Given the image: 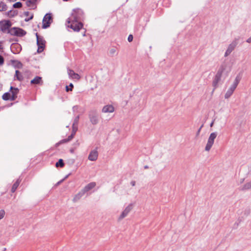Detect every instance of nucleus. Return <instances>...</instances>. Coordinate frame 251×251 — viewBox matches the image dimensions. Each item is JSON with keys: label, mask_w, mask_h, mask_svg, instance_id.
Listing matches in <instances>:
<instances>
[{"label": "nucleus", "mask_w": 251, "mask_h": 251, "mask_svg": "<svg viewBox=\"0 0 251 251\" xmlns=\"http://www.w3.org/2000/svg\"><path fill=\"white\" fill-rule=\"evenodd\" d=\"M83 18V12L81 9H74L67 21V26L71 28L75 31H79L83 26L82 23L80 22Z\"/></svg>", "instance_id": "obj_1"}, {"label": "nucleus", "mask_w": 251, "mask_h": 251, "mask_svg": "<svg viewBox=\"0 0 251 251\" xmlns=\"http://www.w3.org/2000/svg\"><path fill=\"white\" fill-rule=\"evenodd\" d=\"M226 65L223 64L217 71L213 81V86L215 89L218 86V83L221 79L222 74L226 69Z\"/></svg>", "instance_id": "obj_2"}, {"label": "nucleus", "mask_w": 251, "mask_h": 251, "mask_svg": "<svg viewBox=\"0 0 251 251\" xmlns=\"http://www.w3.org/2000/svg\"><path fill=\"white\" fill-rule=\"evenodd\" d=\"M240 81V79L238 77H236L235 79H234L233 83L231 84V85L230 86V87L228 88L227 91H226V93L225 95V98L226 99H228L230 97V96L232 95L234 91L236 89L237 85H238Z\"/></svg>", "instance_id": "obj_3"}, {"label": "nucleus", "mask_w": 251, "mask_h": 251, "mask_svg": "<svg viewBox=\"0 0 251 251\" xmlns=\"http://www.w3.org/2000/svg\"><path fill=\"white\" fill-rule=\"evenodd\" d=\"M8 33L13 36L23 37L26 34V32L22 28L12 27L8 30Z\"/></svg>", "instance_id": "obj_4"}, {"label": "nucleus", "mask_w": 251, "mask_h": 251, "mask_svg": "<svg viewBox=\"0 0 251 251\" xmlns=\"http://www.w3.org/2000/svg\"><path fill=\"white\" fill-rule=\"evenodd\" d=\"M217 136V133L216 132H212L210 134L207 141V143L205 147V150L207 151H209L212 147L214 140L216 138Z\"/></svg>", "instance_id": "obj_5"}, {"label": "nucleus", "mask_w": 251, "mask_h": 251, "mask_svg": "<svg viewBox=\"0 0 251 251\" xmlns=\"http://www.w3.org/2000/svg\"><path fill=\"white\" fill-rule=\"evenodd\" d=\"M52 22L51 15L50 13H47L44 16L43 19V28H47L50 26V24Z\"/></svg>", "instance_id": "obj_6"}, {"label": "nucleus", "mask_w": 251, "mask_h": 251, "mask_svg": "<svg viewBox=\"0 0 251 251\" xmlns=\"http://www.w3.org/2000/svg\"><path fill=\"white\" fill-rule=\"evenodd\" d=\"M89 118L93 125H95L99 123V115L96 110H92L90 112Z\"/></svg>", "instance_id": "obj_7"}, {"label": "nucleus", "mask_w": 251, "mask_h": 251, "mask_svg": "<svg viewBox=\"0 0 251 251\" xmlns=\"http://www.w3.org/2000/svg\"><path fill=\"white\" fill-rule=\"evenodd\" d=\"M11 26V23L9 21H3L0 22V31L3 32H7L8 33V30Z\"/></svg>", "instance_id": "obj_8"}, {"label": "nucleus", "mask_w": 251, "mask_h": 251, "mask_svg": "<svg viewBox=\"0 0 251 251\" xmlns=\"http://www.w3.org/2000/svg\"><path fill=\"white\" fill-rule=\"evenodd\" d=\"M36 38L37 44L38 45L37 52L38 53H41L43 51L44 49L45 46V41L43 38L39 37L37 33H36Z\"/></svg>", "instance_id": "obj_9"}, {"label": "nucleus", "mask_w": 251, "mask_h": 251, "mask_svg": "<svg viewBox=\"0 0 251 251\" xmlns=\"http://www.w3.org/2000/svg\"><path fill=\"white\" fill-rule=\"evenodd\" d=\"M237 44H238L237 40V39L234 40L231 42V43H230L228 45V46L225 53V56L227 57V56H228L231 53V52L234 50V49L235 48V47H236Z\"/></svg>", "instance_id": "obj_10"}, {"label": "nucleus", "mask_w": 251, "mask_h": 251, "mask_svg": "<svg viewBox=\"0 0 251 251\" xmlns=\"http://www.w3.org/2000/svg\"><path fill=\"white\" fill-rule=\"evenodd\" d=\"M133 208V204H129L122 212L119 217V220H121L126 217Z\"/></svg>", "instance_id": "obj_11"}, {"label": "nucleus", "mask_w": 251, "mask_h": 251, "mask_svg": "<svg viewBox=\"0 0 251 251\" xmlns=\"http://www.w3.org/2000/svg\"><path fill=\"white\" fill-rule=\"evenodd\" d=\"M98 157V152L97 149L91 151L88 155V159L92 161H95L97 160Z\"/></svg>", "instance_id": "obj_12"}, {"label": "nucleus", "mask_w": 251, "mask_h": 251, "mask_svg": "<svg viewBox=\"0 0 251 251\" xmlns=\"http://www.w3.org/2000/svg\"><path fill=\"white\" fill-rule=\"evenodd\" d=\"M68 74L69 77L72 79L79 80L80 78V75L75 73L73 70L71 69H68Z\"/></svg>", "instance_id": "obj_13"}, {"label": "nucleus", "mask_w": 251, "mask_h": 251, "mask_svg": "<svg viewBox=\"0 0 251 251\" xmlns=\"http://www.w3.org/2000/svg\"><path fill=\"white\" fill-rule=\"evenodd\" d=\"M96 186V183L95 182H92L86 185L82 190L84 193L88 192L91 189H93Z\"/></svg>", "instance_id": "obj_14"}, {"label": "nucleus", "mask_w": 251, "mask_h": 251, "mask_svg": "<svg viewBox=\"0 0 251 251\" xmlns=\"http://www.w3.org/2000/svg\"><path fill=\"white\" fill-rule=\"evenodd\" d=\"M114 111V107L112 105H105L102 109V112L103 113H112Z\"/></svg>", "instance_id": "obj_15"}, {"label": "nucleus", "mask_w": 251, "mask_h": 251, "mask_svg": "<svg viewBox=\"0 0 251 251\" xmlns=\"http://www.w3.org/2000/svg\"><path fill=\"white\" fill-rule=\"evenodd\" d=\"M10 91H11V100H14L17 98V95L19 92V89L18 88H14L13 87L11 86Z\"/></svg>", "instance_id": "obj_16"}, {"label": "nucleus", "mask_w": 251, "mask_h": 251, "mask_svg": "<svg viewBox=\"0 0 251 251\" xmlns=\"http://www.w3.org/2000/svg\"><path fill=\"white\" fill-rule=\"evenodd\" d=\"M85 194L84 192L81 190L80 191H79L77 194L75 195L74 197V198L73 199V201L74 202H77L78 200H79L82 196Z\"/></svg>", "instance_id": "obj_17"}, {"label": "nucleus", "mask_w": 251, "mask_h": 251, "mask_svg": "<svg viewBox=\"0 0 251 251\" xmlns=\"http://www.w3.org/2000/svg\"><path fill=\"white\" fill-rule=\"evenodd\" d=\"M37 0H28L26 2V5L30 7L31 9H35L36 7Z\"/></svg>", "instance_id": "obj_18"}, {"label": "nucleus", "mask_w": 251, "mask_h": 251, "mask_svg": "<svg viewBox=\"0 0 251 251\" xmlns=\"http://www.w3.org/2000/svg\"><path fill=\"white\" fill-rule=\"evenodd\" d=\"M41 82H42V78L40 76H36L31 81V84H39Z\"/></svg>", "instance_id": "obj_19"}, {"label": "nucleus", "mask_w": 251, "mask_h": 251, "mask_svg": "<svg viewBox=\"0 0 251 251\" xmlns=\"http://www.w3.org/2000/svg\"><path fill=\"white\" fill-rule=\"evenodd\" d=\"M21 182V180L18 179L13 185L12 189H11V192L12 193H14L18 188V186L20 184V183Z\"/></svg>", "instance_id": "obj_20"}, {"label": "nucleus", "mask_w": 251, "mask_h": 251, "mask_svg": "<svg viewBox=\"0 0 251 251\" xmlns=\"http://www.w3.org/2000/svg\"><path fill=\"white\" fill-rule=\"evenodd\" d=\"M11 94L9 92L5 93L2 96V98L4 100H11Z\"/></svg>", "instance_id": "obj_21"}, {"label": "nucleus", "mask_w": 251, "mask_h": 251, "mask_svg": "<svg viewBox=\"0 0 251 251\" xmlns=\"http://www.w3.org/2000/svg\"><path fill=\"white\" fill-rule=\"evenodd\" d=\"M251 189V181L249 182L246 183L242 187L243 190H246Z\"/></svg>", "instance_id": "obj_22"}, {"label": "nucleus", "mask_w": 251, "mask_h": 251, "mask_svg": "<svg viewBox=\"0 0 251 251\" xmlns=\"http://www.w3.org/2000/svg\"><path fill=\"white\" fill-rule=\"evenodd\" d=\"M15 77H16L17 79L20 81L22 80L23 79V76L20 74V72L18 70L16 71Z\"/></svg>", "instance_id": "obj_23"}, {"label": "nucleus", "mask_w": 251, "mask_h": 251, "mask_svg": "<svg viewBox=\"0 0 251 251\" xmlns=\"http://www.w3.org/2000/svg\"><path fill=\"white\" fill-rule=\"evenodd\" d=\"M6 5L3 2H0V11H4L6 10Z\"/></svg>", "instance_id": "obj_24"}, {"label": "nucleus", "mask_w": 251, "mask_h": 251, "mask_svg": "<svg viewBox=\"0 0 251 251\" xmlns=\"http://www.w3.org/2000/svg\"><path fill=\"white\" fill-rule=\"evenodd\" d=\"M64 166L63 160L62 159H59L58 161L56 163L55 166L56 167H63Z\"/></svg>", "instance_id": "obj_25"}, {"label": "nucleus", "mask_w": 251, "mask_h": 251, "mask_svg": "<svg viewBox=\"0 0 251 251\" xmlns=\"http://www.w3.org/2000/svg\"><path fill=\"white\" fill-rule=\"evenodd\" d=\"M117 53V50L115 48H113L109 50V54L111 56H114Z\"/></svg>", "instance_id": "obj_26"}, {"label": "nucleus", "mask_w": 251, "mask_h": 251, "mask_svg": "<svg viewBox=\"0 0 251 251\" xmlns=\"http://www.w3.org/2000/svg\"><path fill=\"white\" fill-rule=\"evenodd\" d=\"M22 4L21 2H17L15 3H14L13 5V7L15 8H20L22 7Z\"/></svg>", "instance_id": "obj_27"}, {"label": "nucleus", "mask_w": 251, "mask_h": 251, "mask_svg": "<svg viewBox=\"0 0 251 251\" xmlns=\"http://www.w3.org/2000/svg\"><path fill=\"white\" fill-rule=\"evenodd\" d=\"M74 135H75V134H74L73 133H72V134H71V135H70V136L68 137V139H64V140H62V142H68V141H69L73 139V138L74 137Z\"/></svg>", "instance_id": "obj_28"}, {"label": "nucleus", "mask_w": 251, "mask_h": 251, "mask_svg": "<svg viewBox=\"0 0 251 251\" xmlns=\"http://www.w3.org/2000/svg\"><path fill=\"white\" fill-rule=\"evenodd\" d=\"M5 212L3 209L0 210V220L2 219L5 216Z\"/></svg>", "instance_id": "obj_29"}, {"label": "nucleus", "mask_w": 251, "mask_h": 251, "mask_svg": "<svg viewBox=\"0 0 251 251\" xmlns=\"http://www.w3.org/2000/svg\"><path fill=\"white\" fill-rule=\"evenodd\" d=\"M77 125H75V123L73 124V131H72V133H73L74 134H75L76 131H77Z\"/></svg>", "instance_id": "obj_30"}, {"label": "nucleus", "mask_w": 251, "mask_h": 251, "mask_svg": "<svg viewBox=\"0 0 251 251\" xmlns=\"http://www.w3.org/2000/svg\"><path fill=\"white\" fill-rule=\"evenodd\" d=\"M69 86H70L71 88H69V86H66V90L67 92H68L69 90L72 91V88L74 87L73 84L72 83H70Z\"/></svg>", "instance_id": "obj_31"}, {"label": "nucleus", "mask_w": 251, "mask_h": 251, "mask_svg": "<svg viewBox=\"0 0 251 251\" xmlns=\"http://www.w3.org/2000/svg\"><path fill=\"white\" fill-rule=\"evenodd\" d=\"M79 116H77L75 119L74 123H75V125H77V123H78V120H79Z\"/></svg>", "instance_id": "obj_32"}, {"label": "nucleus", "mask_w": 251, "mask_h": 251, "mask_svg": "<svg viewBox=\"0 0 251 251\" xmlns=\"http://www.w3.org/2000/svg\"><path fill=\"white\" fill-rule=\"evenodd\" d=\"M133 39V36L131 34H130L128 37L127 40H128V42H130L132 41Z\"/></svg>", "instance_id": "obj_33"}, {"label": "nucleus", "mask_w": 251, "mask_h": 251, "mask_svg": "<svg viewBox=\"0 0 251 251\" xmlns=\"http://www.w3.org/2000/svg\"><path fill=\"white\" fill-rule=\"evenodd\" d=\"M4 62V59L3 57L0 55V65H1L3 64Z\"/></svg>", "instance_id": "obj_34"}, {"label": "nucleus", "mask_w": 251, "mask_h": 251, "mask_svg": "<svg viewBox=\"0 0 251 251\" xmlns=\"http://www.w3.org/2000/svg\"><path fill=\"white\" fill-rule=\"evenodd\" d=\"M33 17V14H32V15L30 16V17L25 18V22H28V21H30V20L32 19Z\"/></svg>", "instance_id": "obj_35"}, {"label": "nucleus", "mask_w": 251, "mask_h": 251, "mask_svg": "<svg viewBox=\"0 0 251 251\" xmlns=\"http://www.w3.org/2000/svg\"><path fill=\"white\" fill-rule=\"evenodd\" d=\"M135 184H136L135 181H131V182H130V184L132 186H134L135 185Z\"/></svg>", "instance_id": "obj_36"}, {"label": "nucleus", "mask_w": 251, "mask_h": 251, "mask_svg": "<svg viewBox=\"0 0 251 251\" xmlns=\"http://www.w3.org/2000/svg\"><path fill=\"white\" fill-rule=\"evenodd\" d=\"M64 179H62V180H60L59 181H58V182L56 183V185H59V184H61V183L64 181Z\"/></svg>", "instance_id": "obj_37"}, {"label": "nucleus", "mask_w": 251, "mask_h": 251, "mask_svg": "<svg viewBox=\"0 0 251 251\" xmlns=\"http://www.w3.org/2000/svg\"><path fill=\"white\" fill-rule=\"evenodd\" d=\"M246 42L248 43H251V36L250 37H249L247 40H246Z\"/></svg>", "instance_id": "obj_38"}, {"label": "nucleus", "mask_w": 251, "mask_h": 251, "mask_svg": "<svg viewBox=\"0 0 251 251\" xmlns=\"http://www.w3.org/2000/svg\"><path fill=\"white\" fill-rule=\"evenodd\" d=\"M202 126H201V127H200V128L199 129V130H198L197 133V135H198L199 134V133H200V131H201V128H202Z\"/></svg>", "instance_id": "obj_39"}, {"label": "nucleus", "mask_w": 251, "mask_h": 251, "mask_svg": "<svg viewBox=\"0 0 251 251\" xmlns=\"http://www.w3.org/2000/svg\"><path fill=\"white\" fill-rule=\"evenodd\" d=\"M24 15L25 16H26V17H28V16L29 15V12H25L24 13Z\"/></svg>", "instance_id": "obj_40"}, {"label": "nucleus", "mask_w": 251, "mask_h": 251, "mask_svg": "<svg viewBox=\"0 0 251 251\" xmlns=\"http://www.w3.org/2000/svg\"><path fill=\"white\" fill-rule=\"evenodd\" d=\"M214 124V121L212 122V123L210 124V126L212 127L213 126Z\"/></svg>", "instance_id": "obj_41"}, {"label": "nucleus", "mask_w": 251, "mask_h": 251, "mask_svg": "<svg viewBox=\"0 0 251 251\" xmlns=\"http://www.w3.org/2000/svg\"><path fill=\"white\" fill-rule=\"evenodd\" d=\"M144 168H145V169H148V168H149V167H148V166L146 165V166H144Z\"/></svg>", "instance_id": "obj_42"}, {"label": "nucleus", "mask_w": 251, "mask_h": 251, "mask_svg": "<svg viewBox=\"0 0 251 251\" xmlns=\"http://www.w3.org/2000/svg\"><path fill=\"white\" fill-rule=\"evenodd\" d=\"M68 175L66 176L65 177V178H64V180H65V179H66V178L68 177Z\"/></svg>", "instance_id": "obj_43"}, {"label": "nucleus", "mask_w": 251, "mask_h": 251, "mask_svg": "<svg viewBox=\"0 0 251 251\" xmlns=\"http://www.w3.org/2000/svg\"><path fill=\"white\" fill-rule=\"evenodd\" d=\"M1 45L0 44V49H1Z\"/></svg>", "instance_id": "obj_44"}, {"label": "nucleus", "mask_w": 251, "mask_h": 251, "mask_svg": "<svg viewBox=\"0 0 251 251\" xmlns=\"http://www.w3.org/2000/svg\"><path fill=\"white\" fill-rule=\"evenodd\" d=\"M1 86L0 85V90L1 89Z\"/></svg>", "instance_id": "obj_45"}, {"label": "nucleus", "mask_w": 251, "mask_h": 251, "mask_svg": "<svg viewBox=\"0 0 251 251\" xmlns=\"http://www.w3.org/2000/svg\"><path fill=\"white\" fill-rule=\"evenodd\" d=\"M6 250V248H4L3 251H5Z\"/></svg>", "instance_id": "obj_46"}, {"label": "nucleus", "mask_w": 251, "mask_h": 251, "mask_svg": "<svg viewBox=\"0 0 251 251\" xmlns=\"http://www.w3.org/2000/svg\"><path fill=\"white\" fill-rule=\"evenodd\" d=\"M15 46H19L18 44L15 45Z\"/></svg>", "instance_id": "obj_47"}, {"label": "nucleus", "mask_w": 251, "mask_h": 251, "mask_svg": "<svg viewBox=\"0 0 251 251\" xmlns=\"http://www.w3.org/2000/svg\"><path fill=\"white\" fill-rule=\"evenodd\" d=\"M76 106H74L73 108H75Z\"/></svg>", "instance_id": "obj_48"}]
</instances>
